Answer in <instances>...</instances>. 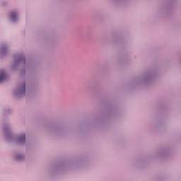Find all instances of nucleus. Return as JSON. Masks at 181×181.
<instances>
[{
	"label": "nucleus",
	"instance_id": "obj_1",
	"mask_svg": "<svg viewBox=\"0 0 181 181\" xmlns=\"http://www.w3.org/2000/svg\"><path fill=\"white\" fill-rule=\"evenodd\" d=\"M5 80H6V74H5V71H1L0 72V83L5 81Z\"/></svg>",
	"mask_w": 181,
	"mask_h": 181
},
{
	"label": "nucleus",
	"instance_id": "obj_2",
	"mask_svg": "<svg viewBox=\"0 0 181 181\" xmlns=\"http://www.w3.org/2000/svg\"><path fill=\"white\" fill-rule=\"evenodd\" d=\"M26 91V85L24 83L22 84L21 87L19 88L20 94H25Z\"/></svg>",
	"mask_w": 181,
	"mask_h": 181
},
{
	"label": "nucleus",
	"instance_id": "obj_3",
	"mask_svg": "<svg viewBox=\"0 0 181 181\" xmlns=\"http://www.w3.org/2000/svg\"><path fill=\"white\" fill-rule=\"evenodd\" d=\"M11 21H13V22H15V21H16V19H18V16L16 15V13L12 12L11 13Z\"/></svg>",
	"mask_w": 181,
	"mask_h": 181
},
{
	"label": "nucleus",
	"instance_id": "obj_4",
	"mask_svg": "<svg viewBox=\"0 0 181 181\" xmlns=\"http://www.w3.org/2000/svg\"><path fill=\"white\" fill-rule=\"evenodd\" d=\"M19 142H25L26 141V136L25 134H22L18 138Z\"/></svg>",
	"mask_w": 181,
	"mask_h": 181
}]
</instances>
